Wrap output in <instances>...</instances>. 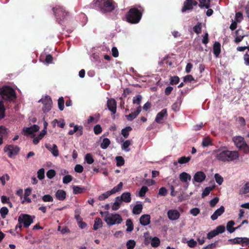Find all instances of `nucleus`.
<instances>
[{
    "label": "nucleus",
    "instance_id": "f257e3e1",
    "mask_svg": "<svg viewBox=\"0 0 249 249\" xmlns=\"http://www.w3.org/2000/svg\"><path fill=\"white\" fill-rule=\"evenodd\" d=\"M90 5L104 12H109L115 9L116 4L113 0H93Z\"/></svg>",
    "mask_w": 249,
    "mask_h": 249
},
{
    "label": "nucleus",
    "instance_id": "f03ea898",
    "mask_svg": "<svg viewBox=\"0 0 249 249\" xmlns=\"http://www.w3.org/2000/svg\"><path fill=\"white\" fill-rule=\"evenodd\" d=\"M53 12L55 15L56 21L60 24L62 25L63 22L69 19L71 15L69 11L60 6H56L53 8Z\"/></svg>",
    "mask_w": 249,
    "mask_h": 249
},
{
    "label": "nucleus",
    "instance_id": "7ed1b4c3",
    "mask_svg": "<svg viewBox=\"0 0 249 249\" xmlns=\"http://www.w3.org/2000/svg\"><path fill=\"white\" fill-rule=\"evenodd\" d=\"M142 16V12L136 8H131L126 15V21L130 23H138Z\"/></svg>",
    "mask_w": 249,
    "mask_h": 249
},
{
    "label": "nucleus",
    "instance_id": "20e7f679",
    "mask_svg": "<svg viewBox=\"0 0 249 249\" xmlns=\"http://www.w3.org/2000/svg\"><path fill=\"white\" fill-rule=\"evenodd\" d=\"M234 145L238 149L245 154H249V144L245 141L244 138L240 136H234L232 139Z\"/></svg>",
    "mask_w": 249,
    "mask_h": 249
},
{
    "label": "nucleus",
    "instance_id": "39448f33",
    "mask_svg": "<svg viewBox=\"0 0 249 249\" xmlns=\"http://www.w3.org/2000/svg\"><path fill=\"white\" fill-rule=\"evenodd\" d=\"M106 213L107 215L105 217L104 220L108 225L119 224L122 222V218L119 214L109 213L108 211H106Z\"/></svg>",
    "mask_w": 249,
    "mask_h": 249
},
{
    "label": "nucleus",
    "instance_id": "423d86ee",
    "mask_svg": "<svg viewBox=\"0 0 249 249\" xmlns=\"http://www.w3.org/2000/svg\"><path fill=\"white\" fill-rule=\"evenodd\" d=\"M0 95L3 99L12 101L16 98V93L11 87L5 86L0 89Z\"/></svg>",
    "mask_w": 249,
    "mask_h": 249
},
{
    "label": "nucleus",
    "instance_id": "0eeeda50",
    "mask_svg": "<svg viewBox=\"0 0 249 249\" xmlns=\"http://www.w3.org/2000/svg\"><path fill=\"white\" fill-rule=\"evenodd\" d=\"M19 224L23 223L24 227L28 228L33 223V218L31 216L27 214H21L18 217Z\"/></svg>",
    "mask_w": 249,
    "mask_h": 249
},
{
    "label": "nucleus",
    "instance_id": "6e6552de",
    "mask_svg": "<svg viewBox=\"0 0 249 249\" xmlns=\"http://www.w3.org/2000/svg\"><path fill=\"white\" fill-rule=\"evenodd\" d=\"M228 242L232 245L238 244L243 247L249 245V238L235 237L228 240Z\"/></svg>",
    "mask_w": 249,
    "mask_h": 249
},
{
    "label": "nucleus",
    "instance_id": "1a4fd4ad",
    "mask_svg": "<svg viewBox=\"0 0 249 249\" xmlns=\"http://www.w3.org/2000/svg\"><path fill=\"white\" fill-rule=\"evenodd\" d=\"M39 129V126L34 124L29 127H24L22 133L24 135L34 137L35 136V133L38 131Z\"/></svg>",
    "mask_w": 249,
    "mask_h": 249
},
{
    "label": "nucleus",
    "instance_id": "9d476101",
    "mask_svg": "<svg viewBox=\"0 0 249 249\" xmlns=\"http://www.w3.org/2000/svg\"><path fill=\"white\" fill-rule=\"evenodd\" d=\"M4 151L8 156L15 155L18 154L19 148L17 145H9L4 147Z\"/></svg>",
    "mask_w": 249,
    "mask_h": 249
},
{
    "label": "nucleus",
    "instance_id": "9b49d317",
    "mask_svg": "<svg viewBox=\"0 0 249 249\" xmlns=\"http://www.w3.org/2000/svg\"><path fill=\"white\" fill-rule=\"evenodd\" d=\"M197 4V2L195 0H185L181 11L185 12L186 10L192 9L193 6H196Z\"/></svg>",
    "mask_w": 249,
    "mask_h": 249
},
{
    "label": "nucleus",
    "instance_id": "f8f14e48",
    "mask_svg": "<svg viewBox=\"0 0 249 249\" xmlns=\"http://www.w3.org/2000/svg\"><path fill=\"white\" fill-rule=\"evenodd\" d=\"M107 107L113 114H115L116 112L117 102L113 98L108 99L107 101Z\"/></svg>",
    "mask_w": 249,
    "mask_h": 249
},
{
    "label": "nucleus",
    "instance_id": "ddd939ff",
    "mask_svg": "<svg viewBox=\"0 0 249 249\" xmlns=\"http://www.w3.org/2000/svg\"><path fill=\"white\" fill-rule=\"evenodd\" d=\"M206 176L205 173L202 171L197 172L194 175L193 178V183L196 182L200 183L203 182L206 178Z\"/></svg>",
    "mask_w": 249,
    "mask_h": 249
},
{
    "label": "nucleus",
    "instance_id": "4468645a",
    "mask_svg": "<svg viewBox=\"0 0 249 249\" xmlns=\"http://www.w3.org/2000/svg\"><path fill=\"white\" fill-rule=\"evenodd\" d=\"M167 109H163L157 114L155 121L158 124H161L163 122L164 117H167Z\"/></svg>",
    "mask_w": 249,
    "mask_h": 249
},
{
    "label": "nucleus",
    "instance_id": "2eb2a0df",
    "mask_svg": "<svg viewBox=\"0 0 249 249\" xmlns=\"http://www.w3.org/2000/svg\"><path fill=\"white\" fill-rule=\"evenodd\" d=\"M116 199L120 202L124 201L125 203H129L131 201V194L129 192L124 193L120 197L117 196Z\"/></svg>",
    "mask_w": 249,
    "mask_h": 249
},
{
    "label": "nucleus",
    "instance_id": "dca6fc26",
    "mask_svg": "<svg viewBox=\"0 0 249 249\" xmlns=\"http://www.w3.org/2000/svg\"><path fill=\"white\" fill-rule=\"evenodd\" d=\"M43 120L44 126V129L40 132V133L37 137L33 139V142L34 144H37L39 142V141L42 139L46 133V129L47 128V122L45 120V117H43Z\"/></svg>",
    "mask_w": 249,
    "mask_h": 249
},
{
    "label": "nucleus",
    "instance_id": "f3484780",
    "mask_svg": "<svg viewBox=\"0 0 249 249\" xmlns=\"http://www.w3.org/2000/svg\"><path fill=\"white\" fill-rule=\"evenodd\" d=\"M235 34L236 37L234 39V42L236 43L242 41L244 37L246 36L244 31L241 28H239L235 32Z\"/></svg>",
    "mask_w": 249,
    "mask_h": 249
},
{
    "label": "nucleus",
    "instance_id": "a211bd4d",
    "mask_svg": "<svg viewBox=\"0 0 249 249\" xmlns=\"http://www.w3.org/2000/svg\"><path fill=\"white\" fill-rule=\"evenodd\" d=\"M168 218L171 220H176L180 216L179 213L176 210H170L167 212Z\"/></svg>",
    "mask_w": 249,
    "mask_h": 249
},
{
    "label": "nucleus",
    "instance_id": "6ab92c4d",
    "mask_svg": "<svg viewBox=\"0 0 249 249\" xmlns=\"http://www.w3.org/2000/svg\"><path fill=\"white\" fill-rule=\"evenodd\" d=\"M141 111V107L138 106L135 111L132 112L128 115H125V117L127 120L131 121L137 117V116L140 114Z\"/></svg>",
    "mask_w": 249,
    "mask_h": 249
},
{
    "label": "nucleus",
    "instance_id": "aec40b11",
    "mask_svg": "<svg viewBox=\"0 0 249 249\" xmlns=\"http://www.w3.org/2000/svg\"><path fill=\"white\" fill-rule=\"evenodd\" d=\"M239 157H216V159L218 160L223 162H230L233 161L236 162L239 160Z\"/></svg>",
    "mask_w": 249,
    "mask_h": 249
},
{
    "label": "nucleus",
    "instance_id": "412c9836",
    "mask_svg": "<svg viewBox=\"0 0 249 249\" xmlns=\"http://www.w3.org/2000/svg\"><path fill=\"white\" fill-rule=\"evenodd\" d=\"M140 222L142 226H145L150 224V216L149 214H143L140 218Z\"/></svg>",
    "mask_w": 249,
    "mask_h": 249
},
{
    "label": "nucleus",
    "instance_id": "4be33fe9",
    "mask_svg": "<svg viewBox=\"0 0 249 249\" xmlns=\"http://www.w3.org/2000/svg\"><path fill=\"white\" fill-rule=\"evenodd\" d=\"M225 211V208L221 206L219 209H217L212 215L211 218L213 220H216L218 216L222 215Z\"/></svg>",
    "mask_w": 249,
    "mask_h": 249
},
{
    "label": "nucleus",
    "instance_id": "5701e85b",
    "mask_svg": "<svg viewBox=\"0 0 249 249\" xmlns=\"http://www.w3.org/2000/svg\"><path fill=\"white\" fill-rule=\"evenodd\" d=\"M221 53V44L218 42H215L213 45V53L216 58L219 56Z\"/></svg>",
    "mask_w": 249,
    "mask_h": 249
},
{
    "label": "nucleus",
    "instance_id": "b1692460",
    "mask_svg": "<svg viewBox=\"0 0 249 249\" xmlns=\"http://www.w3.org/2000/svg\"><path fill=\"white\" fill-rule=\"evenodd\" d=\"M56 198L60 201L64 200L66 197V193L63 190H58L55 193Z\"/></svg>",
    "mask_w": 249,
    "mask_h": 249
},
{
    "label": "nucleus",
    "instance_id": "393cba45",
    "mask_svg": "<svg viewBox=\"0 0 249 249\" xmlns=\"http://www.w3.org/2000/svg\"><path fill=\"white\" fill-rule=\"evenodd\" d=\"M217 156H238V153L237 151H231L224 149L220 150L219 155L217 154Z\"/></svg>",
    "mask_w": 249,
    "mask_h": 249
},
{
    "label": "nucleus",
    "instance_id": "a878e982",
    "mask_svg": "<svg viewBox=\"0 0 249 249\" xmlns=\"http://www.w3.org/2000/svg\"><path fill=\"white\" fill-rule=\"evenodd\" d=\"M182 103V97L181 96H179L177 98L176 102L172 105V109L175 111H177L179 110V107Z\"/></svg>",
    "mask_w": 249,
    "mask_h": 249
},
{
    "label": "nucleus",
    "instance_id": "bb28decb",
    "mask_svg": "<svg viewBox=\"0 0 249 249\" xmlns=\"http://www.w3.org/2000/svg\"><path fill=\"white\" fill-rule=\"evenodd\" d=\"M179 179L182 182H186L188 180H190L191 176L186 172L181 173L179 176Z\"/></svg>",
    "mask_w": 249,
    "mask_h": 249
},
{
    "label": "nucleus",
    "instance_id": "cd10ccee",
    "mask_svg": "<svg viewBox=\"0 0 249 249\" xmlns=\"http://www.w3.org/2000/svg\"><path fill=\"white\" fill-rule=\"evenodd\" d=\"M191 160V157H181L178 159V161L174 162V165H177L178 163L179 164H184L188 162Z\"/></svg>",
    "mask_w": 249,
    "mask_h": 249
},
{
    "label": "nucleus",
    "instance_id": "c85d7f7f",
    "mask_svg": "<svg viewBox=\"0 0 249 249\" xmlns=\"http://www.w3.org/2000/svg\"><path fill=\"white\" fill-rule=\"evenodd\" d=\"M142 208L143 207L142 204H137L134 206L132 213L134 214H139L142 213Z\"/></svg>",
    "mask_w": 249,
    "mask_h": 249
},
{
    "label": "nucleus",
    "instance_id": "c756f323",
    "mask_svg": "<svg viewBox=\"0 0 249 249\" xmlns=\"http://www.w3.org/2000/svg\"><path fill=\"white\" fill-rule=\"evenodd\" d=\"M103 226V222L101 219L99 217H97L94 220L93 225V230L95 231L97 230L99 228L102 227Z\"/></svg>",
    "mask_w": 249,
    "mask_h": 249
},
{
    "label": "nucleus",
    "instance_id": "7c9ffc66",
    "mask_svg": "<svg viewBox=\"0 0 249 249\" xmlns=\"http://www.w3.org/2000/svg\"><path fill=\"white\" fill-rule=\"evenodd\" d=\"M48 150L51 151L53 156H58L59 152L56 144H53L52 146L51 145H49L48 144Z\"/></svg>",
    "mask_w": 249,
    "mask_h": 249
},
{
    "label": "nucleus",
    "instance_id": "2f4dec72",
    "mask_svg": "<svg viewBox=\"0 0 249 249\" xmlns=\"http://www.w3.org/2000/svg\"><path fill=\"white\" fill-rule=\"evenodd\" d=\"M7 133V128L4 126H0V145L3 143V137Z\"/></svg>",
    "mask_w": 249,
    "mask_h": 249
},
{
    "label": "nucleus",
    "instance_id": "473e14b6",
    "mask_svg": "<svg viewBox=\"0 0 249 249\" xmlns=\"http://www.w3.org/2000/svg\"><path fill=\"white\" fill-rule=\"evenodd\" d=\"M86 190L84 187H80L78 186H73V193L74 194H81Z\"/></svg>",
    "mask_w": 249,
    "mask_h": 249
},
{
    "label": "nucleus",
    "instance_id": "72a5a7b5",
    "mask_svg": "<svg viewBox=\"0 0 249 249\" xmlns=\"http://www.w3.org/2000/svg\"><path fill=\"white\" fill-rule=\"evenodd\" d=\"M193 31L196 34H199L201 33L202 31V23L198 22L196 25L193 27Z\"/></svg>",
    "mask_w": 249,
    "mask_h": 249
},
{
    "label": "nucleus",
    "instance_id": "f704fd0d",
    "mask_svg": "<svg viewBox=\"0 0 249 249\" xmlns=\"http://www.w3.org/2000/svg\"><path fill=\"white\" fill-rule=\"evenodd\" d=\"M235 223L233 221L231 220L229 221L227 225V230L230 232L232 233L234 232L235 230V228H233V226L234 225Z\"/></svg>",
    "mask_w": 249,
    "mask_h": 249
},
{
    "label": "nucleus",
    "instance_id": "c9c22d12",
    "mask_svg": "<svg viewBox=\"0 0 249 249\" xmlns=\"http://www.w3.org/2000/svg\"><path fill=\"white\" fill-rule=\"evenodd\" d=\"M212 144V141L209 137H206L203 138L202 142V145L203 147H207Z\"/></svg>",
    "mask_w": 249,
    "mask_h": 249
},
{
    "label": "nucleus",
    "instance_id": "e433bc0d",
    "mask_svg": "<svg viewBox=\"0 0 249 249\" xmlns=\"http://www.w3.org/2000/svg\"><path fill=\"white\" fill-rule=\"evenodd\" d=\"M160 244V240L157 237H154L152 239L151 242V245L152 247H158Z\"/></svg>",
    "mask_w": 249,
    "mask_h": 249
},
{
    "label": "nucleus",
    "instance_id": "4c0bfd02",
    "mask_svg": "<svg viewBox=\"0 0 249 249\" xmlns=\"http://www.w3.org/2000/svg\"><path fill=\"white\" fill-rule=\"evenodd\" d=\"M126 226H127L126 231L127 232H131L133 230V224L132 221L128 219L126 221Z\"/></svg>",
    "mask_w": 249,
    "mask_h": 249
},
{
    "label": "nucleus",
    "instance_id": "58836bf2",
    "mask_svg": "<svg viewBox=\"0 0 249 249\" xmlns=\"http://www.w3.org/2000/svg\"><path fill=\"white\" fill-rule=\"evenodd\" d=\"M123 185V183L120 182L117 186H115L112 189L109 191L111 193L110 194L112 195L120 191L122 188Z\"/></svg>",
    "mask_w": 249,
    "mask_h": 249
},
{
    "label": "nucleus",
    "instance_id": "ea45409f",
    "mask_svg": "<svg viewBox=\"0 0 249 249\" xmlns=\"http://www.w3.org/2000/svg\"><path fill=\"white\" fill-rule=\"evenodd\" d=\"M142 100V96L140 94L137 95L133 98V103L141 106L140 104Z\"/></svg>",
    "mask_w": 249,
    "mask_h": 249
},
{
    "label": "nucleus",
    "instance_id": "a19ab883",
    "mask_svg": "<svg viewBox=\"0 0 249 249\" xmlns=\"http://www.w3.org/2000/svg\"><path fill=\"white\" fill-rule=\"evenodd\" d=\"M110 141L108 138H104L101 143L100 146L103 149H106L110 144Z\"/></svg>",
    "mask_w": 249,
    "mask_h": 249
},
{
    "label": "nucleus",
    "instance_id": "79ce46f5",
    "mask_svg": "<svg viewBox=\"0 0 249 249\" xmlns=\"http://www.w3.org/2000/svg\"><path fill=\"white\" fill-rule=\"evenodd\" d=\"M132 130L130 126H127L122 130V134L124 138H127L129 135V132Z\"/></svg>",
    "mask_w": 249,
    "mask_h": 249
},
{
    "label": "nucleus",
    "instance_id": "37998d69",
    "mask_svg": "<svg viewBox=\"0 0 249 249\" xmlns=\"http://www.w3.org/2000/svg\"><path fill=\"white\" fill-rule=\"evenodd\" d=\"M135 246L136 242L134 240H129L126 244L127 249H133Z\"/></svg>",
    "mask_w": 249,
    "mask_h": 249
},
{
    "label": "nucleus",
    "instance_id": "c03bdc74",
    "mask_svg": "<svg viewBox=\"0 0 249 249\" xmlns=\"http://www.w3.org/2000/svg\"><path fill=\"white\" fill-rule=\"evenodd\" d=\"M148 191V187L146 186H142L139 192V196L140 197H143L145 196V194Z\"/></svg>",
    "mask_w": 249,
    "mask_h": 249
},
{
    "label": "nucleus",
    "instance_id": "a18cd8bd",
    "mask_svg": "<svg viewBox=\"0 0 249 249\" xmlns=\"http://www.w3.org/2000/svg\"><path fill=\"white\" fill-rule=\"evenodd\" d=\"M58 106L60 110H63L64 108V100L63 97L59 98L58 100Z\"/></svg>",
    "mask_w": 249,
    "mask_h": 249
},
{
    "label": "nucleus",
    "instance_id": "49530a36",
    "mask_svg": "<svg viewBox=\"0 0 249 249\" xmlns=\"http://www.w3.org/2000/svg\"><path fill=\"white\" fill-rule=\"evenodd\" d=\"M110 192L109 191L106 192V193H104L102 194V195H100L98 196V199L100 201H102L103 200H105V199L108 198V196H109L111 194Z\"/></svg>",
    "mask_w": 249,
    "mask_h": 249
},
{
    "label": "nucleus",
    "instance_id": "de8ad7c7",
    "mask_svg": "<svg viewBox=\"0 0 249 249\" xmlns=\"http://www.w3.org/2000/svg\"><path fill=\"white\" fill-rule=\"evenodd\" d=\"M170 80V84L172 85H176L179 81V78L178 76H171Z\"/></svg>",
    "mask_w": 249,
    "mask_h": 249
},
{
    "label": "nucleus",
    "instance_id": "09e8293b",
    "mask_svg": "<svg viewBox=\"0 0 249 249\" xmlns=\"http://www.w3.org/2000/svg\"><path fill=\"white\" fill-rule=\"evenodd\" d=\"M116 160L117 166H121L124 163V160L123 157H116Z\"/></svg>",
    "mask_w": 249,
    "mask_h": 249
},
{
    "label": "nucleus",
    "instance_id": "8fccbe9b",
    "mask_svg": "<svg viewBox=\"0 0 249 249\" xmlns=\"http://www.w3.org/2000/svg\"><path fill=\"white\" fill-rule=\"evenodd\" d=\"M8 209L6 207H2L0 210V213L2 218H4L8 214Z\"/></svg>",
    "mask_w": 249,
    "mask_h": 249
},
{
    "label": "nucleus",
    "instance_id": "3c124183",
    "mask_svg": "<svg viewBox=\"0 0 249 249\" xmlns=\"http://www.w3.org/2000/svg\"><path fill=\"white\" fill-rule=\"evenodd\" d=\"M45 177V170L44 168H41L37 171V178L41 180Z\"/></svg>",
    "mask_w": 249,
    "mask_h": 249
},
{
    "label": "nucleus",
    "instance_id": "603ef678",
    "mask_svg": "<svg viewBox=\"0 0 249 249\" xmlns=\"http://www.w3.org/2000/svg\"><path fill=\"white\" fill-rule=\"evenodd\" d=\"M5 108L2 102L0 101V119L3 118L5 116Z\"/></svg>",
    "mask_w": 249,
    "mask_h": 249
},
{
    "label": "nucleus",
    "instance_id": "864d4df0",
    "mask_svg": "<svg viewBox=\"0 0 249 249\" xmlns=\"http://www.w3.org/2000/svg\"><path fill=\"white\" fill-rule=\"evenodd\" d=\"M10 177L7 174H5L2 177H0V181H1L2 185H4L6 183L5 180H9Z\"/></svg>",
    "mask_w": 249,
    "mask_h": 249
},
{
    "label": "nucleus",
    "instance_id": "5fc2aeb1",
    "mask_svg": "<svg viewBox=\"0 0 249 249\" xmlns=\"http://www.w3.org/2000/svg\"><path fill=\"white\" fill-rule=\"evenodd\" d=\"M72 179V177L71 175H66L63 178V183L64 184H68L70 183Z\"/></svg>",
    "mask_w": 249,
    "mask_h": 249
},
{
    "label": "nucleus",
    "instance_id": "6e6d98bb",
    "mask_svg": "<svg viewBox=\"0 0 249 249\" xmlns=\"http://www.w3.org/2000/svg\"><path fill=\"white\" fill-rule=\"evenodd\" d=\"M214 178L216 183H218L219 185H221L223 182V178L218 174H215L214 175Z\"/></svg>",
    "mask_w": 249,
    "mask_h": 249
},
{
    "label": "nucleus",
    "instance_id": "4d7b16f0",
    "mask_svg": "<svg viewBox=\"0 0 249 249\" xmlns=\"http://www.w3.org/2000/svg\"><path fill=\"white\" fill-rule=\"evenodd\" d=\"M212 190V189L210 187H206L202 193V197L203 198L208 196Z\"/></svg>",
    "mask_w": 249,
    "mask_h": 249
},
{
    "label": "nucleus",
    "instance_id": "13d9d810",
    "mask_svg": "<svg viewBox=\"0 0 249 249\" xmlns=\"http://www.w3.org/2000/svg\"><path fill=\"white\" fill-rule=\"evenodd\" d=\"M167 190L164 187H161L159 191V195L165 196L167 194Z\"/></svg>",
    "mask_w": 249,
    "mask_h": 249
},
{
    "label": "nucleus",
    "instance_id": "bf43d9fd",
    "mask_svg": "<svg viewBox=\"0 0 249 249\" xmlns=\"http://www.w3.org/2000/svg\"><path fill=\"white\" fill-rule=\"evenodd\" d=\"M215 231L216 232H217L218 235L219 233H222L225 231V227L223 225H220L216 228Z\"/></svg>",
    "mask_w": 249,
    "mask_h": 249
},
{
    "label": "nucleus",
    "instance_id": "052dcab7",
    "mask_svg": "<svg viewBox=\"0 0 249 249\" xmlns=\"http://www.w3.org/2000/svg\"><path fill=\"white\" fill-rule=\"evenodd\" d=\"M93 130L95 134L98 135L102 132V129L100 125L97 124L94 127Z\"/></svg>",
    "mask_w": 249,
    "mask_h": 249
},
{
    "label": "nucleus",
    "instance_id": "680f3d73",
    "mask_svg": "<svg viewBox=\"0 0 249 249\" xmlns=\"http://www.w3.org/2000/svg\"><path fill=\"white\" fill-rule=\"evenodd\" d=\"M217 235V232H216L215 230H213L209 233H208L207 235V238L209 239H212V238L215 237Z\"/></svg>",
    "mask_w": 249,
    "mask_h": 249
},
{
    "label": "nucleus",
    "instance_id": "e2e57ef3",
    "mask_svg": "<svg viewBox=\"0 0 249 249\" xmlns=\"http://www.w3.org/2000/svg\"><path fill=\"white\" fill-rule=\"evenodd\" d=\"M190 213L193 215L196 216L200 213V210L198 208H194L190 210Z\"/></svg>",
    "mask_w": 249,
    "mask_h": 249
},
{
    "label": "nucleus",
    "instance_id": "0e129e2a",
    "mask_svg": "<svg viewBox=\"0 0 249 249\" xmlns=\"http://www.w3.org/2000/svg\"><path fill=\"white\" fill-rule=\"evenodd\" d=\"M195 79L192 75L189 74L183 78V81L184 82H191L192 81H194Z\"/></svg>",
    "mask_w": 249,
    "mask_h": 249
},
{
    "label": "nucleus",
    "instance_id": "69168bd1",
    "mask_svg": "<svg viewBox=\"0 0 249 249\" xmlns=\"http://www.w3.org/2000/svg\"><path fill=\"white\" fill-rule=\"evenodd\" d=\"M56 175V172L53 169H50L48 170V178L52 179Z\"/></svg>",
    "mask_w": 249,
    "mask_h": 249
},
{
    "label": "nucleus",
    "instance_id": "338daca9",
    "mask_svg": "<svg viewBox=\"0 0 249 249\" xmlns=\"http://www.w3.org/2000/svg\"><path fill=\"white\" fill-rule=\"evenodd\" d=\"M219 198L217 197H215L213 199L210 200V205L211 207H213L218 203Z\"/></svg>",
    "mask_w": 249,
    "mask_h": 249
},
{
    "label": "nucleus",
    "instance_id": "774afa93",
    "mask_svg": "<svg viewBox=\"0 0 249 249\" xmlns=\"http://www.w3.org/2000/svg\"><path fill=\"white\" fill-rule=\"evenodd\" d=\"M121 202L118 200L116 201L112 206V209L113 211H116L118 210L120 207Z\"/></svg>",
    "mask_w": 249,
    "mask_h": 249
}]
</instances>
